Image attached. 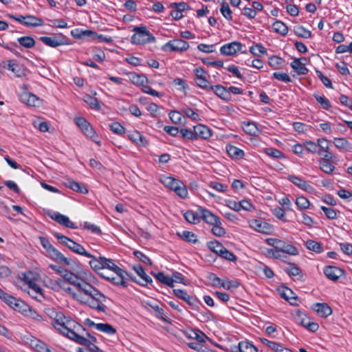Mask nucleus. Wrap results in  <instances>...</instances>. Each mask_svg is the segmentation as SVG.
<instances>
[{
    "mask_svg": "<svg viewBox=\"0 0 352 352\" xmlns=\"http://www.w3.org/2000/svg\"><path fill=\"white\" fill-rule=\"evenodd\" d=\"M50 317L53 318L52 325L62 335L87 346L83 351L102 352L94 344L97 342L96 338L91 336L81 324L66 317L62 312L52 311Z\"/></svg>",
    "mask_w": 352,
    "mask_h": 352,
    "instance_id": "1",
    "label": "nucleus"
},
{
    "mask_svg": "<svg viewBox=\"0 0 352 352\" xmlns=\"http://www.w3.org/2000/svg\"><path fill=\"white\" fill-rule=\"evenodd\" d=\"M90 267L104 279L116 285L126 287L125 280H129V274L116 265L113 261L99 256L89 261Z\"/></svg>",
    "mask_w": 352,
    "mask_h": 352,
    "instance_id": "2",
    "label": "nucleus"
},
{
    "mask_svg": "<svg viewBox=\"0 0 352 352\" xmlns=\"http://www.w3.org/2000/svg\"><path fill=\"white\" fill-rule=\"evenodd\" d=\"M79 291L83 292L86 296L83 302L85 305L98 311L106 312L107 306L104 305V302L107 298L98 289L85 281L84 283L79 285Z\"/></svg>",
    "mask_w": 352,
    "mask_h": 352,
    "instance_id": "3",
    "label": "nucleus"
},
{
    "mask_svg": "<svg viewBox=\"0 0 352 352\" xmlns=\"http://www.w3.org/2000/svg\"><path fill=\"white\" fill-rule=\"evenodd\" d=\"M135 34L131 36V43L142 45L155 41V38L148 32L145 26L135 27L133 30Z\"/></svg>",
    "mask_w": 352,
    "mask_h": 352,
    "instance_id": "4",
    "label": "nucleus"
},
{
    "mask_svg": "<svg viewBox=\"0 0 352 352\" xmlns=\"http://www.w3.org/2000/svg\"><path fill=\"white\" fill-rule=\"evenodd\" d=\"M165 186L173 190L179 197L184 199L188 195V190L184 184L172 177H166L163 181Z\"/></svg>",
    "mask_w": 352,
    "mask_h": 352,
    "instance_id": "5",
    "label": "nucleus"
},
{
    "mask_svg": "<svg viewBox=\"0 0 352 352\" xmlns=\"http://www.w3.org/2000/svg\"><path fill=\"white\" fill-rule=\"evenodd\" d=\"M189 48L188 42L182 39H173L165 43L162 49L164 52H182Z\"/></svg>",
    "mask_w": 352,
    "mask_h": 352,
    "instance_id": "6",
    "label": "nucleus"
},
{
    "mask_svg": "<svg viewBox=\"0 0 352 352\" xmlns=\"http://www.w3.org/2000/svg\"><path fill=\"white\" fill-rule=\"evenodd\" d=\"M174 294L179 298L185 301L188 305H190L194 310L199 311L201 303L196 298H194L183 289H173Z\"/></svg>",
    "mask_w": 352,
    "mask_h": 352,
    "instance_id": "7",
    "label": "nucleus"
},
{
    "mask_svg": "<svg viewBox=\"0 0 352 352\" xmlns=\"http://www.w3.org/2000/svg\"><path fill=\"white\" fill-rule=\"evenodd\" d=\"M133 268L134 271L138 274V275L140 277L142 281L139 282L136 280L135 278L133 277V275L131 274H129V280H131L142 286H147L148 285H150L151 287H154V286L152 285V278L145 273L144 270L141 265H135L133 266Z\"/></svg>",
    "mask_w": 352,
    "mask_h": 352,
    "instance_id": "8",
    "label": "nucleus"
},
{
    "mask_svg": "<svg viewBox=\"0 0 352 352\" xmlns=\"http://www.w3.org/2000/svg\"><path fill=\"white\" fill-rule=\"evenodd\" d=\"M242 48V44L238 41L226 43L221 47L220 52L222 55L232 56L239 52Z\"/></svg>",
    "mask_w": 352,
    "mask_h": 352,
    "instance_id": "9",
    "label": "nucleus"
},
{
    "mask_svg": "<svg viewBox=\"0 0 352 352\" xmlns=\"http://www.w3.org/2000/svg\"><path fill=\"white\" fill-rule=\"evenodd\" d=\"M194 74L196 76L195 82L197 85L204 89L208 90L210 82L206 79V72L202 67H197L194 69Z\"/></svg>",
    "mask_w": 352,
    "mask_h": 352,
    "instance_id": "10",
    "label": "nucleus"
},
{
    "mask_svg": "<svg viewBox=\"0 0 352 352\" xmlns=\"http://www.w3.org/2000/svg\"><path fill=\"white\" fill-rule=\"evenodd\" d=\"M50 217L59 224L71 229H76L78 226L69 220V217L59 212H54Z\"/></svg>",
    "mask_w": 352,
    "mask_h": 352,
    "instance_id": "11",
    "label": "nucleus"
},
{
    "mask_svg": "<svg viewBox=\"0 0 352 352\" xmlns=\"http://www.w3.org/2000/svg\"><path fill=\"white\" fill-rule=\"evenodd\" d=\"M250 226L257 232L263 234H270L272 230V227L270 224L258 219H253L250 222Z\"/></svg>",
    "mask_w": 352,
    "mask_h": 352,
    "instance_id": "12",
    "label": "nucleus"
},
{
    "mask_svg": "<svg viewBox=\"0 0 352 352\" xmlns=\"http://www.w3.org/2000/svg\"><path fill=\"white\" fill-rule=\"evenodd\" d=\"M194 133L195 140L209 139L212 135L211 130L206 126L203 124H198L194 126Z\"/></svg>",
    "mask_w": 352,
    "mask_h": 352,
    "instance_id": "13",
    "label": "nucleus"
},
{
    "mask_svg": "<svg viewBox=\"0 0 352 352\" xmlns=\"http://www.w3.org/2000/svg\"><path fill=\"white\" fill-rule=\"evenodd\" d=\"M199 211L201 218L208 224L214 225L217 223H221V220L219 217L212 213L210 210L200 208Z\"/></svg>",
    "mask_w": 352,
    "mask_h": 352,
    "instance_id": "14",
    "label": "nucleus"
},
{
    "mask_svg": "<svg viewBox=\"0 0 352 352\" xmlns=\"http://www.w3.org/2000/svg\"><path fill=\"white\" fill-rule=\"evenodd\" d=\"M312 310L322 318H327L332 314V309L327 303H315L311 306Z\"/></svg>",
    "mask_w": 352,
    "mask_h": 352,
    "instance_id": "15",
    "label": "nucleus"
},
{
    "mask_svg": "<svg viewBox=\"0 0 352 352\" xmlns=\"http://www.w3.org/2000/svg\"><path fill=\"white\" fill-rule=\"evenodd\" d=\"M287 179L305 191L311 192L313 190V187L301 177L292 175L287 176Z\"/></svg>",
    "mask_w": 352,
    "mask_h": 352,
    "instance_id": "16",
    "label": "nucleus"
},
{
    "mask_svg": "<svg viewBox=\"0 0 352 352\" xmlns=\"http://www.w3.org/2000/svg\"><path fill=\"white\" fill-rule=\"evenodd\" d=\"M68 248L76 254L85 256L88 258H92L91 260H94V258H97L96 256H94L92 254H91L90 253L87 252L82 245H81L79 243H76L75 241H74L72 239L69 242Z\"/></svg>",
    "mask_w": 352,
    "mask_h": 352,
    "instance_id": "17",
    "label": "nucleus"
},
{
    "mask_svg": "<svg viewBox=\"0 0 352 352\" xmlns=\"http://www.w3.org/2000/svg\"><path fill=\"white\" fill-rule=\"evenodd\" d=\"M280 294L282 298L289 301L291 305H298V297L291 289L287 287H283L280 290Z\"/></svg>",
    "mask_w": 352,
    "mask_h": 352,
    "instance_id": "18",
    "label": "nucleus"
},
{
    "mask_svg": "<svg viewBox=\"0 0 352 352\" xmlns=\"http://www.w3.org/2000/svg\"><path fill=\"white\" fill-rule=\"evenodd\" d=\"M208 90H212L214 93L220 98L224 100H229L231 98V94L228 89L222 85H217L215 86H210Z\"/></svg>",
    "mask_w": 352,
    "mask_h": 352,
    "instance_id": "19",
    "label": "nucleus"
},
{
    "mask_svg": "<svg viewBox=\"0 0 352 352\" xmlns=\"http://www.w3.org/2000/svg\"><path fill=\"white\" fill-rule=\"evenodd\" d=\"M64 273L61 276L65 283L68 282L70 284L76 286L79 289V285H81L82 283H84L85 281L84 280L80 279L77 276H76L72 272L65 270V271L63 272Z\"/></svg>",
    "mask_w": 352,
    "mask_h": 352,
    "instance_id": "20",
    "label": "nucleus"
},
{
    "mask_svg": "<svg viewBox=\"0 0 352 352\" xmlns=\"http://www.w3.org/2000/svg\"><path fill=\"white\" fill-rule=\"evenodd\" d=\"M8 69L12 71L16 77H23L25 76L23 66L19 64L15 60H8Z\"/></svg>",
    "mask_w": 352,
    "mask_h": 352,
    "instance_id": "21",
    "label": "nucleus"
},
{
    "mask_svg": "<svg viewBox=\"0 0 352 352\" xmlns=\"http://www.w3.org/2000/svg\"><path fill=\"white\" fill-rule=\"evenodd\" d=\"M128 138L138 146H146L148 144L146 138L138 131H133L129 133Z\"/></svg>",
    "mask_w": 352,
    "mask_h": 352,
    "instance_id": "22",
    "label": "nucleus"
},
{
    "mask_svg": "<svg viewBox=\"0 0 352 352\" xmlns=\"http://www.w3.org/2000/svg\"><path fill=\"white\" fill-rule=\"evenodd\" d=\"M278 251L282 252V253L287 254L292 256L298 254V249L293 245L287 243L286 242L280 240V243L277 247Z\"/></svg>",
    "mask_w": 352,
    "mask_h": 352,
    "instance_id": "23",
    "label": "nucleus"
},
{
    "mask_svg": "<svg viewBox=\"0 0 352 352\" xmlns=\"http://www.w3.org/2000/svg\"><path fill=\"white\" fill-rule=\"evenodd\" d=\"M326 276L332 280H337L342 274L340 269L333 266H327L324 269Z\"/></svg>",
    "mask_w": 352,
    "mask_h": 352,
    "instance_id": "24",
    "label": "nucleus"
},
{
    "mask_svg": "<svg viewBox=\"0 0 352 352\" xmlns=\"http://www.w3.org/2000/svg\"><path fill=\"white\" fill-rule=\"evenodd\" d=\"M333 144L338 148L346 151H351L352 150V144L344 138H335L333 139Z\"/></svg>",
    "mask_w": 352,
    "mask_h": 352,
    "instance_id": "25",
    "label": "nucleus"
},
{
    "mask_svg": "<svg viewBox=\"0 0 352 352\" xmlns=\"http://www.w3.org/2000/svg\"><path fill=\"white\" fill-rule=\"evenodd\" d=\"M226 151L228 155L233 159L238 160L243 158L244 156L243 151L233 145H228L226 146Z\"/></svg>",
    "mask_w": 352,
    "mask_h": 352,
    "instance_id": "26",
    "label": "nucleus"
},
{
    "mask_svg": "<svg viewBox=\"0 0 352 352\" xmlns=\"http://www.w3.org/2000/svg\"><path fill=\"white\" fill-rule=\"evenodd\" d=\"M65 185L69 188L70 189L80 192L82 194H86L88 192V190L85 186H81L80 184L78 182H76L75 181L68 179L65 183Z\"/></svg>",
    "mask_w": 352,
    "mask_h": 352,
    "instance_id": "27",
    "label": "nucleus"
},
{
    "mask_svg": "<svg viewBox=\"0 0 352 352\" xmlns=\"http://www.w3.org/2000/svg\"><path fill=\"white\" fill-rule=\"evenodd\" d=\"M21 100L29 106L35 107L38 101V98L32 94L25 93L21 95Z\"/></svg>",
    "mask_w": 352,
    "mask_h": 352,
    "instance_id": "28",
    "label": "nucleus"
},
{
    "mask_svg": "<svg viewBox=\"0 0 352 352\" xmlns=\"http://www.w3.org/2000/svg\"><path fill=\"white\" fill-rule=\"evenodd\" d=\"M208 247L212 252L219 256L223 254V252L226 250V248L217 241H209L208 243Z\"/></svg>",
    "mask_w": 352,
    "mask_h": 352,
    "instance_id": "29",
    "label": "nucleus"
},
{
    "mask_svg": "<svg viewBox=\"0 0 352 352\" xmlns=\"http://www.w3.org/2000/svg\"><path fill=\"white\" fill-rule=\"evenodd\" d=\"M291 67L296 71L298 74L304 75L307 74L308 69L304 66L298 58H294L290 64Z\"/></svg>",
    "mask_w": 352,
    "mask_h": 352,
    "instance_id": "30",
    "label": "nucleus"
},
{
    "mask_svg": "<svg viewBox=\"0 0 352 352\" xmlns=\"http://www.w3.org/2000/svg\"><path fill=\"white\" fill-rule=\"evenodd\" d=\"M236 348L240 352H258L257 348L247 341L240 342Z\"/></svg>",
    "mask_w": 352,
    "mask_h": 352,
    "instance_id": "31",
    "label": "nucleus"
},
{
    "mask_svg": "<svg viewBox=\"0 0 352 352\" xmlns=\"http://www.w3.org/2000/svg\"><path fill=\"white\" fill-rule=\"evenodd\" d=\"M274 31L282 36H285L288 32L287 26L280 21H276L272 24Z\"/></svg>",
    "mask_w": 352,
    "mask_h": 352,
    "instance_id": "32",
    "label": "nucleus"
},
{
    "mask_svg": "<svg viewBox=\"0 0 352 352\" xmlns=\"http://www.w3.org/2000/svg\"><path fill=\"white\" fill-rule=\"evenodd\" d=\"M155 278L160 283L170 287H173V279L169 276H166L163 272H158L157 274H153Z\"/></svg>",
    "mask_w": 352,
    "mask_h": 352,
    "instance_id": "33",
    "label": "nucleus"
},
{
    "mask_svg": "<svg viewBox=\"0 0 352 352\" xmlns=\"http://www.w3.org/2000/svg\"><path fill=\"white\" fill-rule=\"evenodd\" d=\"M305 245L308 250L316 253H321L324 251L322 243L314 240L307 241Z\"/></svg>",
    "mask_w": 352,
    "mask_h": 352,
    "instance_id": "34",
    "label": "nucleus"
},
{
    "mask_svg": "<svg viewBox=\"0 0 352 352\" xmlns=\"http://www.w3.org/2000/svg\"><path fill=\"white\" fill-rule=\"evenodd\" d=\"M294 31L295 34L300 38H309L311 36V31L305 29L302 25L294 26Z\"/></svg>",
    "mask_w": 352,
    "mask_h": 352,
    "instance_id": "35",
    "label": "nucleus"
},
{
    "mask_svg": "<svg viewBox=\"0 0 352 352\" xmlns=\"http://www.w3.org/2000/svg\"><path fill=\"white\" fill-rule=\"evenodd\" d=\"M24 25L28 27H37L43 25V21L32 15L25 16Z\"/></svg>",
    "mask_w": 352,
    "mask_h": 352,
    "instance_id": "36",
    "label": "nucleus"
},
{
    "mask_svg": "<svg viewBox=\"0 0 352 352\" xmlns=\"http://www.w3.org/2000/svg\"><path fill=\"white\" fill-rule=\"evenodd\" d=\"M72 35L76 38H80L84 36L91 37L93 39L94 36H96V33L91 30H79L76 29L75 31H72Z\"/></svg>",
    "mask_w": 352,
    "mask_h": 352,
    "instance_id": "37",
    "label": "nucleus"
},
{
    "mask_svg": "<svg viewBox=\"0 0 352 352\" xmlns=\"http://www.w3.org/2000/svg\"><path fill=\"white\" fill-rule=\"evenodd\" d=\"M96 329L109 335L115 334L116 333V329L108 323H98Z\"/></svg>",
    "mask_w": 352,
    "mask_h": 352,
    "instance_id": "38",
    "label": "nucleus"
},
{
    "mask_svg": "<svg viewBox=\"0 0 352 352\" xmlns=\"http://www.w3.org/2000/svg\"><path fill=\"white\" fill-rule=\"evenodd\" d=\"M82 132L85 133V135L89 137L98 146L101 145V142L100 140H98V135H96V131H94V128L91 126V124H89L82 131Z\"/></svg>",
    "mask_w": 352,
    "mask_h": 352,
    "instance_id": "39",
    "label": "nucleus"
},
{
    "mask_svg": "<svg viewBox=\"0 0 352 352\" xmlns=\"http://www.w3.org/2000/svg\"><path fill=\"white\" fill-rule=\"evenodd\" d=\"M150 306L154 311L155 315L157 318L167 323H170V320L166 318L164 310L162 308L160 307L157 305H150Z\"/></svg>",
    "mask_w": 352,
    "mask_h": 352,
    "instance_id": "40",
    "label": "nucleus"
},
{
    "mask_svg": "<svg viewBox=\"0 0 352 352\" xmlns=\"http://www.w3.org/2000/svg\"><path fill=\"white\" fill-rule=\"evenodd\" d=\"M243 131L250 135H256L258 132V129L256 125L254 122H244L243 124Z\"/></svg>",
    "mask_w": 352,
    "mask_h": 352,
    "instance_id": "41",
    "label": "nucleus"
},
{
    "mask_svg": "<svg viewBox=\"0 0 352 352\" xmlns=\"http://www.w3.org/2000/svg\"><path fill=\"white\" fill-rule=\"evenodd\" d=\"M284 60L276 56H272L269 58L268 63L274 69H279L281 68Z\"/></svg>",
    "mask_w": 352,
    "mask_h": 352,
    "instance_id": "42",
    "label": "nucleus"
},
{
    "mask_svg": "<svg viewBox=\"0 0 352 352\" xmlns=\"http://www.w3.org/2000/svg\"><path fill=\"white\" fill-rule=\"evenodd\" d=\"M19 44L26 48H32L35 45L34 39L31 36H22L17 39Z\"/></svg>",
    "mask_w": 352,
    "mask_h": 352,
    "instance_id": "43",
    "label": "nucleus"
},
{
    "mask_svg": "<svg viewBox=\"0 0 352 352\" xmlns=\"http://www.w3.org/2000/svg\"><path fill=\"white\" fill-rule=\"evenodd\" d=\"M178 235L184 240L187 242L196 243L198 240L197 239V236L192 232L190 231H183L182 233H178Z\"/></svg>",
    "mask_w": 352,
    "mask_h": 352,
    "instance_id": "44",
    "label": "nucleus"
},
{
    "mask_svg": "<svg viewBox=\"0 0 352 352\" xmlns=\"http://www.w3.org/2000/svg\"><path fill=\"white\" fill-rule=\"evenodd\" d=\"M304 146L309 152L322 155L321 151H318V142L316 143L311 140H307L304 142Z\"/></svg>",
    "mask_w": 352,
    "mask_h": 352,
    "instance_id": "45",
    "label": "nucleus"
},
{
    "mask_svg": "<svg viewBox=\"0 0 352 352\" xmlns=\"http://www.w3.org/2000/svg\"><path fill=\"white\" fill-rule=\"evenodd\" d=\"M40 40L46 45L52 47H56L63 44L62 42L58 41V39L54 37L41 36Z\"/></svg>",
    "mask_w": 352,
    "mask_h": 352,
    "instance_id": "46",
    "label": "nucleus"
},
{
    "mask_svg": "<svg viewBox=\"0 0 352 352\" xmlns=\"http://www.w3.org/2000/svg\"><path fill=\"white\" fill-rule=\"evenodd\" d=\"M220 12L228 21H231L232 19V10L226 1H223L221 3Z\"/></svg>",
    "mask_w": 352,
    "mask_h": 352,
    "instance_id": "47",
    "label": "nucleus"
},
{
    "mask_svg": "<svg viewBox=\"0 0 352 352\" xmlns=\"http://www.w3.org/2000/svg\"><path fill=\"white\" fill-rule=\"evenodd\" d=\"M184 216L185 219L190 223L196 224L199 222V217L192 210H188Z\"/></svg>",
    "mask_w": 352,
    "mask_h": 352,
    "instance_id": "48",
    "label": "nucleus"
},
{
    "mask_svg": "<svg viewBox=\"0 0 352 352\" xmlns=\"http://www.w3.org/2000/svg\"><path fill=\"white\" fill-rule=\"evenodd\" d=\"M296 204L300 210H305L309 207V201L305 197H298L296 199Z\"/></svg>",
    "mask_w": 352,
    "mask_h": 352,
    "instance_id": "49",
    "label": "nucleus"
},
{
    "mask_svg": "<svg viewBox=\"0 0 352 352\" xmlns=\"http://www.w3.org/2000/svg\"><path fill=\"white\" fill-rule=\"evenodd\" d=\"M47 253L53 260L58 261L60 263H61L63 258L65 256L60 252L57 250L54 246L48 250Z\"/></svg>",
    "mask_w": 352,
    "mask_h": 352,
    "instance_id": "50",
    "label": "nucleus"
},
{
    "mask_svg": "<svg viewBox=\"0 0 352 352\" xmlns=\"http://www.w3.org/2000/svg\"><path fill=\"white\" fill-rule=\"evenodd\" d=\"M84 101L87 103L91 108L96 110L100 109V105L97 98L89 95H86L84 98Z\"/></svg>",
    "mask_w": 352,
    "mask_h": 352,
    "instance_id": "51",
    "label": "nucleus"
},
{
    "mask_svg": "<svg viewBox=\"0 0 352 352\" xmlns=\"http://www.w3.org/2000/svg\"><path fill=\"white\" fill-rule=\"evenodd\" d=\"M265 153L274 159H280L284 157L283 153L280 151L274 148H265Z\"/></svg>",
    "mask_w": 352,
    "mask_h": 352,
    "instance_id": "52",
    "label": "nucleus"
},
{
    "mask_svg": "<svg viewBox=\"0 0 352 352\" xmlns=\"http://www.w3.org/2000/svg\"><path fill=\"white\" fill-rule=\"evenodd\" d=\"M182 111L185 116L190 118L192 120L198 121L200 120L199 115L190 107L184 108Z\"/></svg>",
    "mask_w": 352,
    "mask_h": 352,
    "instance_id": "53",
    "label": "nucleus"
},
{
    "mask_svg": "<svg viewBox=\"0 0 352 352\" xmlns=\"http://www.w3.org/2000/svg\"><path fill=\"white\" fill-rule=\"evenodd\" d=\"M315 99L316 101L320 103L322 106V107L326 110H328L331 107V104L329 103V101L327 98H326L324 96H320L318 94H315L314 95Z\"/></svg>",
    "mask_w": 352,
    "mask_h": 352,
    "instance_id": "54",
    "label": "nucleus"
},
{
    "mask_svg": "<svg viewBox=\"0 0 352 352\" xmlns=\"http://www.w3.org/2000/svg\"><path fill=\"white\" fill-rule=\"evenodd\" d=\"M320 169L327 174H331L335 170V166L330 162L326 161L320 162Z\"/></svg>",
    "mask_w": 352,
    "mask_h": 352,
    "instance_id": "55",
    "label": "nucleus"
},
{
    "mask_svg": "<svg viewBox=\"0 0 352 352\" xmlns=\"http://www.w3.org/2000/svg\"><path fill=\"white\" fill-rule=\"evenodd\" d=\"M329 141L325 138H318V151H321L322 155L324 152H326L329 150Z\"/></svg>",
    "mask_w": 352,
    "mask_h": 352,
    "instance_id": "56",
    "label": "nucleus"
},
{
    "mask_svg": "<svg viewBox=\"0 0 352 352\" xmlns=\"http://www.w3.org/2000/svg\"><path fill=\"white\" fill-rule=\"evenodd\" d=\"M28 307V305L26 303H25L23 300L16 298V302H14V303L12 309L19 312H23L27 310Z\"/></svg>",
    "mask_w": 352,
    "mask_h": 352,
    "instance_id": "57",
    "label": "nucleus"
},
{
    "mask_svg": "<svg viewBox=\"0 0 352 352\" xmlns=\"http://www.w3.org/2000/svg\"><path fill=\"white\" fill-rule=\"evenodd\" d=\"M179 133H180L182 137L184 139L189 140H195L194 129L192 131L188 129H182L179 131Z\"/></svg>",
    "mask_w": 352,
    "mask_h": 352,
    "instance_id": "58",
    "label": "nucleus"
},
{
    "mask_svg": "<svg viewBox=\"0 0 352 352\" xmlns=\"http://www.w3.org/2000/svg\"><path fill=\"white\" fill-rule=\"evenodd\" d=\"M170 7L175 8V10L181 12L182 13L183 11L189 10L190 8V6L185 2L182 1L179 3H172L170 4Z\"/></svg>",
    "mask_w": 352,
    "mask_h": 352,
    "instance_id": "59",
    "label": "nucleus"
},
{
    "mask_svg": "<svg viewBox=\"0 0 352 352\" xmlns=\"http://www.w3.org/2000/svg\"><path fill=\"white\" fill-rule=\"evenodd\" d=\"M133 254L135 255V256L136 258H138L142 263L147 264L148 265H152V262H151V259L147 256H146L144 254H143L142 252L136 250V251H134Z\"/></svg>",
    "mask_w": 352,
    "mask_h": 352,
    "instance_id": "60",
    "label": "nucleus"
},
{
    "mask_svg": "<svg viewBox=\"0 0 352 352\" xmlns=\"http://www.w3.org/2000/svg\"><path fill=\"white\" fill-rule=\"evenodd\" d=\"M250 51L255 56H259L260 54H266V49L261 44H256L250 47Z\"/></svg>",
    "mask_w": 352,
    "mask_h": 352,
    "instance_id": "61",
    "label": "nucleus"
},
{
    "mask_svg": "<svg viewBox=\"0 0 352 352\" xmlns=\"http://www.w3.org/2000/svg\"><path fill=\"white\" fill-rule=\"evenodd\" d=\"M270 349L274 352H293L290 349L284 347L281 344L276 342H272V344H271Z\"/></svg>",
    "mask_w": 352,
    "mask_h": 352,
    "instance_id": "62",
    "label": "nucleus"
},
{
    "mask_svg": "<svg viewBox=\"0 0 352 352\" xmlns=\"http://www.w3.org/2000/svg\"><path fill=\"white\" fill-rule=\"evenodd\" d=\"M321 210L324 212L328 219H336L337 218V212L334 209L325 206H321Z\"/></svg>",
    "mask_w": 352,
    "mask_h": 352,
    "instance_id": "63",
    "label": "nucleus"
},
{
    "mask_svg": "<svg viewBox=\"0 0 352 352\" xmlns=\"http://www.w3.org/2000/svg\"><path fill=\"white\" fill-rule=\"evenodd\" d=\"M110 129L118 135H122L124 133V128L119 122H113L109 125Z\"/></svg>",
    "mask_w": 352,
    "mask_h": 352,
    "instance_id": "64",
    "label": "nucleus"
}]
</instances>
